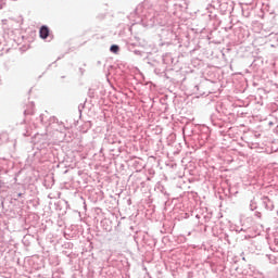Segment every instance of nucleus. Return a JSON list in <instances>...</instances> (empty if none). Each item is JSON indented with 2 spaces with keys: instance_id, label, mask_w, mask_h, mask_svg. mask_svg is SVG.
<instances>
[{
  "instance_id": "obj_1",
  "label": "nucleus",
  "mask_w": 278,
  "mask_h": 278,
  "mask_svg": "<svg viewBox=\"0 0 278 278\" xmlns=\"http://www.w3.org/2000/svg\"><path fill=\"white\" fill-rule=\"evenodd\" d=\"M39 34L41 39H48L50 36V28H48V26H41Z\"/></svg>"
},
{
  "instance_id": "obj_2",
  "label": "nucleus",
  "mask_w": 278,
  "mask_h": 278,
  "mask_svg": "<svg viewBox=\"0 0 278 278\" xmlns=\"http://www.w3.org/2000/svg\"><path fill=\"white\" fill-rule=\"evenodd\" d=\"M119 51L118 46H111V52H114L115 54Z\"/></svg>"
}]
</instances>
